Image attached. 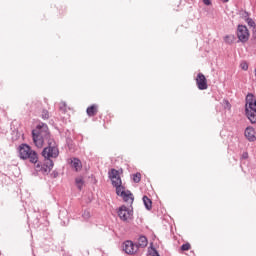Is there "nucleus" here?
Here are the masks:
<instances>
[{
  "instance_id": "nucleus-1",
  "label": "nucleus",
  "mask_w": 256,
  "mask_h": 256,
  "mask_svg": "<svg viewBox=\"0 0 256 256\" xmlns=\"http://www.w3.org/2000/svg\"><path fill=\"white\" fill-rule=\"evenodd\" d=\"M32 139L35 147L38 149L43 148L45 141H47L48 146L43 149L42 157L44 161H53L59 157V148L55 146V141L51 139V133L49 132V126L45 123H41L32 130Z\"/></svg>"
},
{
  "instance_id": "nucleus-2",
  "label": "nucleus",
  "mask_w": 256,
  "mask_h": 256,
  "mask_svg": "<svg viewBox=\"0 0 256 256\" xmlns=\"http://www.w3.org/2000/svg\"><path fill=\"white\" fill-rule=\"evenodd\" d=\"M245 113L247 119L254 125L256 123V99L253 94L246 96Z\"/></svg>"
},
{
  "instance_id": "nucleus-3",
  "label": "nucleus",
  "mask_w": 256,
  "mask_h": 256,
  "mask_svg": "<svg viewBox=\"0 0 256 256\" xmlns=\"http://www.w3.org/2000/svg\"><path fill=\"white\" fill-rule=\"evenodd\" d=\"M19 157L20 159H29L30 163H37L39 161V156L37 152L31 149L30 145L22 144L19 147Z\"/></svg>"
},
{
  "instance_id": "nucleus-4",
  "label": "nucleus",
  "mask_w": 256,
  "mask_h": 256,
  "mask_svg": "<svg viewBox=\"0 0 256 256\" xmlns=\"http://www.w3.org/2000/svg\"><path fill=\"white\" fill-rule=\"evenodd\" d=\"M123 251L127 255H135L139 251V245L133 243L131 240H127L123 243Z\"/></svg>"
},
{
  "instance_id": "nucleus-5",
  "label": "nucleus",
  "mask_w": 256,
  "mask_h": 256,
  "mask_svg": "<svg viewBox=\"0 0 256 256\" xmlns=\"http://www.w3.org/2000/svg\"><path fill=\"white\" fill-rule=\"evenodd\" d=\"M237 37L241 43H247L249 41V29L245 25H238Z\"/></svg>"
},
{
  "instance_id": "nucleus-6",
  "label": "nucleus",
  "mask_w": 256,
  "mask_h": 256,
  "mask_svg": "<svg viewBox=\"0 0 256 256\" xmlns=\"http://www.w3.org/2000/svg\"><path fill=\"white\" fill-rule=\"evenodd\" d=\"M53 166V161L44 160V164H37L36 170L43 173V175H49V173H51V169H53Z\"/></svg>"
},
{
  "instance_id": "nucleus-7",
  "label": "nucleus",
  "mask_w": 256,
  "mask_h": 256,
  "mask_svg": "<svg viewBox=\"0 0 256 256\" xmlns=\"http://www.w3.org/2000/svg\"><path fill=\"white\" fill-rule=\"evenodd\" d=\"M118 217H120L121 221H128L133 217V211L126 206H121L118 210Z\"/></svg>"
},
{
  "instance_id": "nucleus-8",
  "label": "nucleus",
  "mask_w": 256,
  "mask_h": 256,
  "mask_svg": "<svg viewBox=\"0 0 256 256\" xmlns=\"http://www.w3.org/2000/svg\"><path fill=\"white\" fill-rule=\"evenodd\" d=\"M109 177L112 181L113 187H117L119 185H122L121 176H119V171H117L116 169H111L110 170Z\"/></svg>"
},
{
  "instance_id": "nucleus-9",
  "label": "nucleus",
  "mask_w": 256,
  "mask_h": 256,
  "mask_svg": "<svg viewBox=\"0 0 256 256\" xmlns=\"http://www.w3.org/2000/svg\"><path fill=\"white\" fill-rule=\"evenodd\" d=\"M196 84L200 91H205V89H207V78L203 75V73H198L196 77Z\"/></svg>"
},
{
  "instance_id": "nucleus-10",
  "label": "nucleus",
  "mask_w": 256,
  "mask_h": 256,
  "mask_svg": "<svg viewBox=\"0 0 256 256\" xmlns=\"http://www.w3.org/2000/svg\"><path fill=\"white\" fill-rule=\"evenodd\" d=\"M244 135L246 139L250 141V143H253L256 141L255 128H253V126H248L244 131Z\"/></svg>"
},
{
  "instance_id": "nucleus-11",
  "label": "nucleus",
  "mask_w": 256,
  "mask_h": 256,
  "mask_svg": "<svg viewBox=\"0 0 256 256\" xmlns=\"http://www.w3.org/2000/svg\"><path fill=\"white\" fill-rule=\"evenodd\" d=\"M70 165L72 169H75V171H81V169L83 168V164L78 158H73L70 162Z\"/></svg>"
},
{
  "instance_id": "nucleus-12",
  "label": "nucleus",
  "mask_w": 256,
  "mask_h": 256,
  "mask_svg": "<svg viewBox=\"0 0 256 256\" xmlns=\"http://www.w3.org/2000/svg\"><path fill=\"white\" fill-rule=\"evenodd\" d=\"M123 201H125V203H129L130 205H133V194L131 193V191L127 190L124 194L121 195Z\"/></svg>"
},
{
  "instance_id": "nucleus-13",
  "label": "nucleus",
  "mask_w": 256,
  "mask_h": 256,
  "mask_svg": "<svg viewBox=\"0 0 256 256\" xmlns=\"http://www.w3.org/2000/svg\"><path fill=\"white\" fill-rule=\"evenodd\" d=\"M136 245H138V249H145V247L149 245V240H147V238L142 235L138 238Z\"/></svg>"
},
{
  "instance_id": "nucleus-14",
  "label": "nucleus",
  "mask_w": 256,
  "mask_h": 256,
  "mask_svg": "<svg viewBox=\"0 0 256 256\" xmlns=\"http://www.w3.org/2000/svg\"><path fill=\"white\" fill-rule=\"evenodd\" d=\"M86 113L88 117H95V115H97V105L94 104L88 107Z\"/></svg>"
},
{
  "instance_id": "nucleus-15",
  "label": "nucleus",
  "mask_w": 256,
  "mask_h": 256,
  "mask_svg": "<svg viewBox=\"0 0 256 256\" xmlns=\"http://www.w3.org/2000/svg\"><path fill=\"white\" fill-rule=\"evenodd\" d=\"M143 203L148 211H151V209H153V202L151 201V199H149V197L143 196Z\"/></svg>"
},
{
  "instance_id": "nucleus-16",
  "label": "nucleus",
  "mask_w": 256,
  "mask_h": 256,
  "mask_svg": "<svg viewBox=\"0 0 256 256\" xmlns=\"http://www.w3.org/2000/svg\"><path fill=\"white\" fill-rule=\"evenodd\" d=\"M114 187L116 188V195H118L119 197H122V195H125V193L127 192L125 191V187H123L122 184Z\"/></svg>"
},
{
  "instance_id": "nucleus-17",
  "label": "nucleus",
  "mask_w": 256,
  "mask_h": 256,
  "mask_svg": "<svg viewBox=\"0 0 256 256\" xmlns=\"http://www.w3.org/2000/svg\"><path fill=\"white\" fill-rule=\"evenodd\" d=\"M75 184L78 187L79 191L83 189V185H85V182L83 181L82 177H78L75 179Z\"/></svg>"
},
{
  "instance_id": "nucleus-18",
  "label": "nucleus",
  "mask_w": 256,
  "mask_h": 256,
  "mask_svg": "<svg viewBox=\"0 0 256 256\" xmlns=\"http://www.w3.org/2000/svg\"><path fill=\"white\" fill-rule=\"evenodd\" d=\"M224 41H225V43H228V45H231V43H233V41H235V36H233V35H226L224 37Z\"/></svg>"
},
{
  "instance_id": "nucleus-19",
  "label": "nucleus",
  "mask_w": 256,
  "mask_h": 256,
  "mask_svg": "<svg viewBox=\"0 0 256 256\" xmlns=\"http://www.w3.org/2000/svg\"><path fill=\"white\" fill-rule=\"evenodd\" d=\"M133 181L134 183H140L141 182V173L137 172L133 175Z\"/></svg>"
},
{
  "instance_id": "nucleus-20",
  "label": "nucleus",
  "mask_w": 256,
  "mask_h": 256,
  "mask_svg": "<svg viewBox=\"0 0 256 256\" xmlns=\"http://www.w3.org/2000/svg\"><path fill=\"white\" fill-rule=\"evenodd\" d=\"M240 68H241L242 71H247V69H249V64H247L246 61H242L240 63Z\"/></svg>"
},
{
  "instance_id": "nucleus-21",
  "label": "nucleus",
  "mask_w": 256,
  "mask_h": 256,
  "mask_svg": "<svg viewBox=\"0 0 256 256\" xmlns=\"http://www.w3.org/2000/svg\"><path fill=\"white\" fill-rule=\"evenodd\" d=\"M246 23L249 27H253V29H255V21H253V19L247 18Z\"/></svg>"
},
{
  "instance_id": "nucleus-22",
  "label": "nucleus",
  "mask_w": 256,
  "mask_h": 256,
  "mask_svg": "<svg viewBox=\"0 0 256 256\" xmlns=\"http://www.w3.org/2000/svg\"><path fill=\"white\" fill-rule=\"evenodd\" d=\"M60 111H63V113H67V103L65 102L60 103Z\"/></svg>"
},
{
  "instance_id": "nucleus-23",
  "label": "nucleus",
  "mask_w": 256,
  "mask_h": 256,
  "mask_svg": "<svg viewBox=\"0 0 256 256\" xmlns=\"http://www.w3.org/2000/svg\"><path fill=\"white\" fill-rule=\"evenodd\" d=\"M189 249H191V244H189V243L183 244L181 246L182 251H189Z\"/></svg>"
},
{
  "instance_id": "nucleus-24",
  "label": "nucleus",
  "mask_w": 256,
  "mask_h": 256,
  "mask_svg": "<svg viewBox=\"0 0 256 256\" xmlns=\"http://www.w3.org/2000/svg\"><path fill=\"white\" fill-rule=\"evenodd\" d=\"M42 119H44V120L49 119V111H47V110L42 111Z\"/></svg>"
},
{
  "instance_id": "nucleus-25",
  "label": "nucleus",
  "mask_w": 256,
  "mask_h": 256,
  "mask_svg": "<svg viewBox=\"0 0 256 256\" xmlns=\"http://www.w3.org/2000/svg\"><path fill=\"white\" fill-rule=\"evenodd\" d=\"M83 219H89L91 217V213L88 210H85L82 214Z\"/></svg>"
},
{
  "instance_id": "nucleus-26",
  "label": "nucleus",
  "mask_w": 256,
  "mask_h": 256,
  "mask_svg": "<svg viewBox=\"0 0 256 256\" xmlns=\"http://www.w3.org/2000/svg\"><path fill=\"white\" fill-rule=\"evenodd\" d=\"M242 17H243V19H244L245 21H247V19H250V18H249V12H243V13H242Z\"/></svg>"
},
{
  "instance_id": "nucleus-27",
  "label": "nucleus",
  "mask_w": 256,
  "mask_h": 256,
  "mask_svg": "<svg viewBox=\"0 0 256 256\" xmlns=\"http://www.w3.org/2000/svg\"><path fill=\"white\" fill-rule=\"evenodd\" d=\"M242 159H249V153L244 152V153L242 154Z\"/></svg>"
},
{
  "instance_id": "nucleus-28",
  "label": "nucleus",
  "mask_w": 256,
  "mask_h": 256,
  "mask_svg": "<svg viewBox=\"0 0 256 256\" xmlns=\"http://www.w3.org/2000/svg\"><path fill=\"white\" fill-rule=\"evenodd\" d=\"M204 5H211V0H202Z\"/></svg>"
},
{
  "instance_id": "nucleus-29",
  "label": "nucleus",
  "mask_w": 256,
  "mask_h": 256,
  "mask_svg": "<svg viewBox=\"0 0 256 256\" xmlns=\"http://www.w3.org/2000/svg\"><path fill=\"white\" fill-rule=\"evenodd\" d=\"M252 35H253V38L256 40V27H254Z\"/></svg>"
},
{
  "instance_id": "nucleus-30",
  "label": "nucleus",
  "mask_w": 256,
  "mask_h": 256,
  "mask_svg": "<svg viewBox=\"0 0 256 256\" xmlns=\"http://www.w3.org/2000/svg\"><path fill=\"white\" fill-rule=\"evenodd\" d=\"M226 105H227L228 107H231V104H229V101H226Z\"/></svg>"
},
{
  "instance_id": "nucleus-31",
  "label": "nucleus",
  "mask_w": 256,
  "mask_h": 256,
  "mask_svg": "<svg viewBox=\"0 0 256 256\" xmlns=\"http://www.w3.org/2000/svg\"><path fill=\"white\" fill-rule=\"evenodd\" d=\"M229 0H223L224 3H228Z\"/></svg>"
},
{
  "instance_id": "nucleus-32",
  "label": "nucleus",
  "mask_w": 256,
  "mask_h": 256,
  "mask_svg": "<svg viewBox=\"0 0 256 256\" xmlns=\"http://www.w3.org/2000/svg\"><path fill=\"white\" fill-rule=\"evenodd\" d=\"M155 255H156V256H159V253H158V252H155Z\"/></svg>"
}]
</instances>
